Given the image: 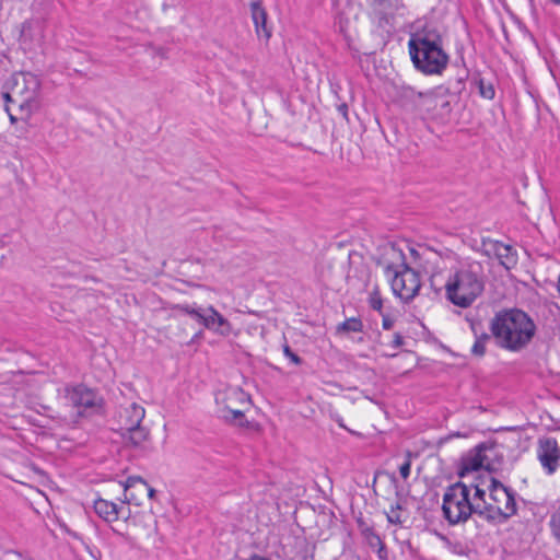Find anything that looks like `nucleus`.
Returning <instances> with one entry per match:
<instances>
[{"label": "nucleus", "instance_id": "nucleus-1", "mask_svg": "<svg viewBox=\"0 0 560 560\" xmlns=\"http://www.w3.org/2000/svg\"><path fill=\"white\" fill-rule=\"evenodd\" d=\"M536 324L520 308H504L495 313L490 323V331L497 345L509 351L525 349L536 334Z\"/></svg>", "mask_w": 560, "mask_h": 560}, {"label": "nucleus", "instance_id": "nucleus-2", "mask_svg": "<svg viewBox=\"0 0 560 560\" xmlns=\"http://www.w3.org/2000/svg\"><path fill=\"white\" fill-rule=\"evenodd\" d=\"M408 49L413 67L423 74H441L448 65L450 57L436 27L425 25L411 33Z\"/></svg>", "mask_w": 560, "mask_h": 560}, {"label": "nucleus", "instance_id": "nucleus-3", "mask_svg": "<svg viewBox=\"0 0 560 560\" xmlns=\"http://www.w3.org/2000/svg\"><path fill=\"white\" fill-rule=\"evenodd\" d=\"M445 296L454 305L469 307L485 290L482 265L469 261L452 272L445 284Z\"/></svg>", "mask_w": 560, "mask_h": 560}, {"label": "nucleus", "instance_id": "nucleus-4", "mask_svg": "<svg viewBox=\"0 0 560 560\" xmlns=\"http://www.w3.org/2000/svg\"><path fill=\"white\" fill-rule=\"evenodd\" d=\"M392 254L399 262H388L385 273L392 277L390 287L394 294L404 302H410L421 288L419 273L406 262V256L401 250L392 247Z\"/></svg>", "mask_w": 560, "mask_h": 560}, {"label": "nucleus", "instance_id": "nucleus-5", "mask_svg": "<svg viewBox=\"0 0 560 560\" xmlns=\"http://www.w3.org/2000/svg\"><path fill=\"white\" fill-rule=\"evenodd\" d=\"M475 502H471L469 487L457 481L450 485L443 495L442 512L450 525L465 523L474 514Z\"/></svg>", "mask_w": 560, "mask_h": 560}, {"label": "nucleus", "instance_id": "nucleus-6", "mask_svg": "<svg viewBox=\"0 0 560 560\" xmlns=\"http://www.w3.org/2000/svg\"><path fill=\"white\" fill-rule=\"evenodd\" d=\"M40 79L32 72H19L12 75L14 97L18 100V113L23 121H27L38 108Z\"/></svg>", "mask_w": 560, "mask_h": 560}, {"label": "nucleus", "instance_id": "nucleus-7", "mask_svg": "<svg viewBox=\"0 0 560 560\" xmlns=\"http://www.w3.org/2000/svg\"><path fill=\"white\" fill-rule=\"evenodd\" d=\"M489 485L487 489L489 491L490 500L502 510V514L506 520L511 518L517 512L515 491L509 487H505L502 482L493 477L488 476Z\"/></svg>", "mask_w": 560, "mask_h": 560}, {"label": "nucleus", "instance_id": "nucleus-8", "mask_svg": "<svg viewBox=\"0 0 560 560\" xmlns=\"http://www.w3.org/2000/svg\"><path fill=\"white\" fill-rule=\"evenodd\" d=\"M537 457L547 475H553L560 467V446L552 436H544L537 443Z\"/></svg>", "mask_w": 560, "mask_h": 560}, {"label": "nucleus", "instance_id": "nucleus-9", "mask_svg": "<svg viewBox=\"0 0 560 560\" xmlns=\"http://www.w3.org/2000/svg\"><path fill=\"white\" fill-rule=\"evenodd\" d=\"M490 448H492V446L487 443H480L462 455L457 471L458 476L463 478L467 474L478 471L481 468H486L488 471H491L492 468L489 463H486L487 456L485 455V452Z\"/></svg>", "mask_w": 560, "mask_h": 560}, {"label": "nucleus", "instance_id": "nucleus-10", "mask_svg": "<svg viewBox=\"0 0 560 560\" xmlns=\"http://www.w3.org/2000/svg\"><path fill=\"white\" fill-rule=\"evenodd\" d=\"M249 9L258 38H262L268 42L272 36V24L268 21V13L262 7L261 0H253L249 3Z\"/></svg>", "mask_w": 560, "mask_h": 560}, {"label": "nucleus", "instance_id": "nucleus-11", "mask_svg": "<svg viewBox=\"0 0 560 560\" xmlns=\"http://www.w3.org/2000/svg\"><path fill=\"white\" fill-rule=\"evenodd\" d=\"M67 397L78 408H94L101 401L98 394L83 384L67 389Z\"/></svg>", "mask_w": 560, "mask_h": 560}, {"label": "nucleus", "instance_id": "nucleus-12", "mask_svg": "<svg viewBox=\"0 0 560 560\" xmlns=\"http://www.w3.org/2000/svg\"><path fill=\"white\" fill-rule=\"evenodd\" d=\"M133 488H139L140 495L147 494L150 499H154L155 489L150 487L148 482L139 476H130L124 483L125 489V503H133L140 505L141 502L138 500L137 494L132 491Z\"/></svg>", "mask_w": 560, "mask_h": 560}, {"label": "nucleus", "instance_id": "nucleus-13", "mask_svg": "<svg viewBox=\"0 0 560 560\" xmlns=\"http://www.w3.org/2000/svg\"><path fill=\"white\" fill-rule=\"evenodd\" d=\"M144 416V408L136 402L122 408L118 413V431L130 430V428L138 427V424H141Z\"/></svg>", "mask_w": 560, "mask_h": 560}, {"label": "nucleus", "instance_id": "nucleus-14", "mask_svg": "<svg viewBox=\"0 0 560 560\" xmlns=\"http://www.w3.org/2000/svg\"><path fill=\"white\" fill-rule=\"evenodd\" d=\"M93 508L95 513L107 523L115 522L120 516L124 517L125 520H127L130 516L129 510L127 511V514L124 515L122 506H118L116 503L101 498L94 501Z\"/></svg>", "mask_w": 560, "mask_h": 560}, {"label": "nucleus", "instance_id": "nucleus-15", "mask_svg": "<svg viewBox=\"0 0 560 560\" xmlns=\"http://www.w3.org/2000/svg\"><path fill=\"white\" fill-rule=\"evenodd\" d=\"M245 394L241 389H230L223 393H220L215 397V401L218 405L217 413L218 416H221V413H226L228 408L229 409H236L238 408L237 401L241 404L245 402Z\"/></svg>", "mask_w": 560, "mask_h": 560}, {"label": "nucleus", "instance_id": "nucleus-16", "mask_svg": "<svg viewBox=\"0 0 560 560\" xmlns=\"http://www.w3.org/2000/svg\"><path fill=\"white\" fill-rule=\"evenodd\" d=\"M429 93L417 92L411 86H401L398 92L400 106L407 110H415L420 105H425Z\"/></svg>", "mask_w": 560, "mask_h": 560}, {"label": "nucleus", "instance_id": "nucleus-17", "mask_svg": "<svg viewBox=\"0 0 560 560\" xmlns=\"http://www.w3.org/2000/svg\"><path fill=\"white\" fill-rule=\"evenodd\" d=\"M474 514H477L483 520L493 524H503L508 521L506 517L502 514V510L500 508H497V505L493 502H475Z\"/></svg>", "mask_w": 560, "mask_h": 560}, {"label": "nucleus", "instance_id": "nucleus-18", "mask_svg": "<svg viewBox=\"0 0 560 560\" xmlns=\"http://www.w3.org/2000/svg\"><path fill=\"white\" fill-rule=\"evenodd\" d=\"M492 250L500 264L506 269H511L517 262L516 252L511 245L504 244L500 241L492 243Z\"/></svg>", "mask_w": 560, "mask_h": 560}, {"label": "nucleus", "instance_id": "nucleus-19", "mask_svg": "<svg viewBox=\"0 0 560 560\" xmlns=\"http://www.w3.org/2000/svg\"><path fill=\"white\" fill-rule=\"evenodd\" d=\"M126 445L132 447H141L143 443L149 439V430L141 424L138 427L130 428V430L119 431Z\"/></svg>", "mask_w": 560, "mask_h": 560}, {"label": "nucleus", "instance_id": "nucleus-20", "mask_svg": "<svg viewBox=\"0 0 560 560\" xmlns=\"http://www.w3.org/2000/svg\"><path fill=\"white\" fill-rule=\"evenodd\" d=\"M425 106H433V108L436 110L434 116L442 120L447 119L452 113V105L450 101L443 96L433 95L432 93L428 94Z\"/></svg>", "mask_w": 560, "mask_h": 560}, {"label": "nucleus", "instance_id": "nucleus-21", "mask_svg": "<svg viewBox=\"0 0 560 560\" xmlns=\"http://www.w3.org/2000/svg\"><path fill=\"white\" fill-rule=\"evenodd\" d=\"M173 310L180 312L184 315L190 316L199 324L203 325L206 315H207V308H202L200 306H197L196 303L190 304H176L173 306Z\"/></svg>", "mask_w": 560, "mask_h": 560}, {"label": "nucleus", "instance_id": "nucleus-22", "mask_svg": "<svg viewBox=\"0 0 560 560\" xmlns=\"http://www.w3.org/2000/svg\"><path fill=\"white\" fill-rule=\"evenodd\" d=\"M220 419H222L224 422L230 424H235L240 428H247L249 422L246 419L244 412L236 408V409H229L226 410V413H221V416H218Z\"/></svg>", "mask_w": 560, "mask_h": 560}, {"label": "nucleus", "instance_id": "nucleus-23", "mask_svg": "<svg viewBox=\"0 0 560 560\" xmlns=\"http://www.w3.org/2000/svg\"><path fill=\"white\" fill-rule=\"evenodd\" d=\"M363 331V323L359 317H350L336 327V334H349Z\"/></svg>", "mask_w": 560, "mask_h": 560}, {"label": "nucleus", "instance_id": "nucleus-24", "mask_svg": "<svg viewBox=\"0 0 560 560\" xmlns=\"http://www.w3.org/2000/svg\"><path fill=\"white\" fill-rule=\"evenodd\" d=\"M475 84L478 88L479 95L486 100H493L495 96V89L491 81L478 75L474 79Z\"/></svg>", "mask_w": 560, "mask_h": 560}, {"label": "nucleus", "instance_id": "nucleus-25", "mask_svg": "<svg viewBox=\"0 0 560 560\" xmlns=\"http://www.w3.org/2000/svg\"><path fill=\"white\" fill-rule=\"evenodd\" d=\"M365 541L372 549L376 550V553L381 560L387 559V548L377 533L371 535L365 539Z\"/></svg>", "mask_w": 560, "mask_h": 560}, {"label": "nucleus", "instance_id": "nucleus-26", "mask_svg": "<svg viewBox=\"0 0 560 560\" xmlns=\"http://www.w3.org/2000/svg\"><path fill=\"white\" fill-rule=\"evenodd\" d=\"M213 315L215 316V334L228 337L232 332L231 323L218 311H213Z\"/></svg>", "mask_w": 560, "mask_h": 560}, {"label": "nucleus", "instance_id": "nucleus-27", "mask_svg": "<svg viewBox=\"0 0 560 560\" xmlns=\"http://www.w3.org/2000/svg\"><path fill=\"white\" fill-rule=\"evenodd\" d=\"M487 485H489L488 478L482 479L480 482L472 483L469 487L475 489L474 498L471 499V502H479L483 503L486 501V492H487Z\"/></svg>", "mask_w": 560, "mask_h": 560}, {"label": "nucleus", "instance_id": "nucleus-28", "mask_svg": "<svg viewBox=\"0 0 560 560\" xmlns=\"http://www.w3.org/2000/svg\"><path fill=\"white\" fill-rule=\"evenodd\" d=\"M402 510V505L400 500H398L395 504L390 506L389 513L386 514L387 522L394 525H401L405 520L401 518L400 511Z\"/></svg>", "mask_w": 560, "mask_h": 560}, {"label": "nucleus", "instance_id": "nucleus-29", "mask_svg": "<svg viewBox=\"0 0 560 560\" xmlns=\"http://www.w3.org/2000/svg\"><path fill=\"white\" fill-rule=\"evenodd\" d=\"M549 525L553 537L560 541V505L551 514Z\"/></svg>", "mask_w": 560, "mask_h": 560}, {"label": "nucleus", "instance_id": "nucleus-30", "mask_svg": "<svg viewBox=\"0 0 560 560\" xmlns=\"http://www.w3.org/2000/svg\"><path fill=\"white\" fill-rule=\"evenodd\" d=\"M369 304L372 310L377 311L382 314L383 300L377 287H375L373 291L370 293Z\"/></svg>", "mask_w": 560, "mask_h": 560}, {"label": "nucleus", "instance_id": "nucleus-31", "mask_svg": "<svg viewBox=\"0 0 560 560\" xmlns=\"http://www.w3.org/2000/svg\"><path fill=\"white\" fill-rule=\"evenodd\" d=\"M213 311H217L213 306L210 305L207 307V315H206V319H205V323L202 326L205 328L215 332L217 326H215V316L213 315Z\"/></svg>", "mask_w": 560, "mask_h": 560}, {"label": "nucleus", "instance_id": "nucleus-32", "mask_svg": "<svg viewBox=\"0 0 560 560\" xmlns=\"http://www.w3.org/2000/svg\"><path fill=\"white\" fill-rule=\"evenodd\" d=\"M283 353L295 365H301L303 363L302 358L293 352L289 345L283 346Z\"/></svg>", "mask_w": 560, "mask_h": 560}, {"label": "nucleus", "instance_id": "nucleus-33", "mask_svg": "<svg viewBox=\"0 0 560 560\" xmlns=\"http://www.w3.org/2000/svg\"><path fill=\"white\" fill-rule=\"evenodd\" d=\"M486 343L475 339V342L471 347V354L477 358L483 357L486 353Z\"/></svg>", "mask_w": 560, "mask_h": 560}, {"label": "nucleus", "instance_id": "nucleus-34", "mask_svg": "<svg viewBox=\"0 0 560 560\" xmlns=\"http://www.w3.org/2000/svg\"><path fill=\"white\" fill-rule=\"evenodd\" d=\"M2 97L5 103V106L7 105L11 106V104H14L18 106V100L14 97V90L12 86H11L10 91L2 93Z\"/></svg>", "mask_w": 560, "mask_h": 560}, {"label": "nucleus", "instance_id": "nucleus-35", "mask_svg": "<svg viewBox=\"0 0 560 560\" xmlns=\"http://www.w3.org/2000/svg\"><path fill=\"white\" fill-rule=\"evenodd\" d=\"M410 471H411V462L409 458H407L399 467V472H400V476L404 478V479H407L409 476H410Z\"/></svg>", "mask_w": 560, "mask_h": 560}, {"label": "nucleus", "instance_id": "nucleus-36", "mask_svg": "<svg viewBox=\"0 0 560 560\" xmlns=\"http://www.w3.org/2000/svg\"><path fill=\"white\" fill-rule=\"evenodd\" d=\"M471 328H472V331L475 334L476 340L481 341V342H483L486 345L491 340L492 334L489 335L487 332H481L480 335H478L477 330H476V327L474 325H472Z\"/></svg>", "mask_w": 560, "mask_h": 560}, {"label": "nucleus", "instance_id": "nucleus-37", "mask_svg": "<svg viewBox=\"0 0 560 560\" xmlns=\"http://www.w3.org/2000/svg\"><path fill=\"white\" fill-rule=\"evenodd\" d=\"M359 526H360V530H361V534L364 537V539L369 538L371 535L376 533L373 527L368 526L363 523H360Z\"/></svg>", "mask_w": 560, "mask_h": 560}, {"label": "nucleus", "instance_id": "nucleus-38", "mask_svg": "<svg viewBox=\"0 0 560 560\" xmlns=\"http://www.w3.org/2000/svg\"><path fill=\"white\" fill-rule=\"evenodd\" d=\"M404 343H405V342H404V337H402V335H401V334H399V332H396V334L394 335V339H393V341H392V343H390L392 348H394V349H398V348L402 347V346H404Z\"/></svg>", "mask_w": 560, "mask_h": 560}, {"label": "nucleus", "instance_id": "nucleus-39", "mask_svg": "<svg viewBox=\"0 0 560 560\" xmlns=\"http://www.w3.org/2000/svg\"><path fill=\"white\" fill-rule=\"evenodd\" d=\"M382 316H383V320H382L383 329H385V330L392 329L395 320L392 317H389L388 315H385L383 313H382Z\"/></svg>", "mask_w": 560, "mask_h": 560}, {"label": "nucleus", "instance_id": "nucleus-40", "mask_svg": "<svg viewBox=\"0 0 560 560\" xmlns=\"http://www.w3.org/2000/svg\"><path fill=\"white\" fill-rule=\"evenodd\" d=\"M467 77L468 74L466 73L465 77H460L456 80L455 86L453 88L455 93H460L465 89V80Z\"/></svg>", "mask_w": 560, "mask_h": 560}, {"label": "nucleus", "instance_id": "nucleus-41", "mask_svg": "<svg viewBox=\"0 0 560 560\" xmlns=\"http://www.w3.org/2000/svg\"><path fill=\"white\" fill-rule=\"evenodd\" d=\"M4 109H5V112L8 113V115H9V119H10V122H11L12 125H15L19 120H22V119L20 118V115L18 116V115L13 114V110H12V107H11V106L7 105V106H4Z\"/></svg>", "mask_w": 560, "mask_h": 560}, {"label": "nucleus", "instance_id": "nucleus-42", "mask_svg": "<svg viewBox=\"0 0 560 560\" xmlns=\"http://www.w3.org/2000/svg\"><path fill=\"white\" fill-rule=\"evenodd\" d=\"M338 112L342 115V117L346 120H349V117H348V105L346 103H341L340 105H338Z\"/></svg>", "mask_w": 560, "mask_h": 560}, {"label": "nucleus", "instance_id": "nucleus-43", "mask_svg": "<svg viewBox=\"0 0 560 560\" xmlns=\"http://www.w3.org/2000/svg\"><path fill=\"white\" fill-rule=\"evenodd\" d=\"M374 1L382 5L388 4L389 7H392V5H397L401 0H374Z\"/></svg>", "mask_w": 560, "mask_h": 560}, {"label": "nucleus", "instance_id": "nucleus-44", "mask_svg": "<svg viewBox=\"0 0 560 560\" xmlns=\"http://www.w3.org/2000/svg\"><path fill=\"white\" fill-rule=\"evenodd\" d=\"M202 334H203V332H202V330H199L198 332H196V334L194 335V337L191 338V340L189 341V343H194L196 340H198L199 338H201V337H202Z\"/></svg>", "mask_w": 560, "mask_h": 560}, {"label": "nucleus", "instance_id": "nucleus-45", "mask_svg": "<svg viewBox=\"0 0 560 560\" xmlns=\"http://www.w3.org/2000/svg\"><path fill=\"white\" fill-rule=\"evenodd\" d=\"M249 560H269L268 558L261 557V556H253Z\"/></svg>", "mask_w": 560, "mask_h": 560}, {"label": "nucleus", "instance_id": "nucleus-46", "mask_svg": "<svg viewBox=\"0 0 560 560\" xmlns=\"http://www.w3.org/2000/svg\"><path fill=\"white\" fill-rule=\"evenodd\" d=\"M132 491L137 494L138 497V500L140 501V492H139V488H133Z\"/></svg>", "mask_w": 560, "mask_h": 560}, {"label": "nucleus", "instance_id": "nucleus-47", "mask_svg": "<svg viewBox=\"0 0 560 560\" xmlns=\"http://www.w3.org/2000/svg\"><path fill=\"white\" fill-rule=\"evenodd\" d=\"M553 4L560 5V0H550Z\"/></svg>", "mask_w": 560, "mask_h": 560}]
</instances>
